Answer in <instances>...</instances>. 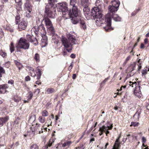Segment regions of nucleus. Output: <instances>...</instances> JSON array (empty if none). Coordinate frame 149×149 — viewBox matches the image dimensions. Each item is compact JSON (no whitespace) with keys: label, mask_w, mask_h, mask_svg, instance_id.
I'll return each mask as SVG.
<instances>
[{"label":"nucleus","mask_w":149,"mask_h":149,"mask_svg":"<svg viewBox=\"0 0 149 149\" xmlns=\"http://www.w3.org/2000/svg\"><path fill=\"white\" fill-rule=\"evenodd\" d=\"M139 123L138 122H132L131 123V124L130 125V126H133L134 127H137L139 125Z\"/></svg>","instance_id":"79ce46f5"},{"label":"nucleus","mask_w":149,"mask_h":149,"mask_svg":"<svg viewBox=\"0 0 149 149\" xmlns=\"http://www.w3.org/2000/svg\"><path fill=\"white\" fill-rule=\"evenodd\" d=\"M34 58V59L36 61H39L40 59V56L39 54L37 53L35 54Z\"/></svg>","instance_id":"c9c22d12"},{"label":"nucleus","mask_w":149,"mask_h":149,"mask_svg":"<svg viewBox=\"0 0 149 149\" xmlns=\"http://www.w3.org/2000/svg\"><path fill=\"white\" fill-rule=\"evenodd\" d=\"M43 21L45 22L48 32L50 33L52 35H54L55 33V30L50 19L48 17L44 16L42 20V21Z\"/></svg>","instance_id":"39448f33"},{"label":"nucleus","mask_w":149,"mask_h":149,"mask_svg":"<svg viewBox=\"0 0 149 149\" xmlns=\"http://www.w3.org/2000/svg\"><path fill=\"white\" fill-rule=\"evenodd\" d=\"M90 0H81V4L84 7L83 11L84 15L87 18V16L89 14V9L87 7L90 3Z\"/></svg>","instance_id":"0eeeda50"},{"label":"nucleus","mask_w":149,"mask_h":149,"mask_svg":"<svg viewBox=\"0 0 149 149\" xmlns=\"http://www.w3.org/2000/svg\"><path fill=\"white\" fill-rule=\"evenodd\" d=\"M37 79H40L42 73L41 71H40V69L38 68V67L37 68Z\"/></svg>","instance_id":"5701e85b"},{"label":"nucleus","mask_w":149,"mask_h":149,"mask_svg":"<svg viewBox=\"0 0 149 149\" xmlns=\"http://www.w3.org/2000/svg\"><path fill=\"white\" fill-rule=\"evenodd\" d=\"M120 108V107H119L118 106H117L116 105L114 107V109L115 110H117L119 109Z\"/></svg>","instance_id":"3c124183"},{"label":"nucleus","mask_w":149,"mask_h":149,"mask_svg":"<svg viewBox=\"0 0 149 149\" xmlns=\"http://www.w3.org/2000/svg\"><path fill=\"white\" fill-rule=\"evenodd\" d=\"M54 90L52 88H48L47 90V92L48 94L54 92Z\"/></svg>","instance_id":"37998d69"},{"label":"nucleus","mask_w":149,"mask_h":149,"mask_svg":"<svg viewBox=\"0 0 149 149\" xmlns=\"http://www.w3.org/2000/svg\"><path fill=\"white\" fill-rule=\"evenodd\" d=\"M26 38L27 40L22 38H20L18 43V47L20 48L24 49H28L30 45L28 40L36 45L38 43L37 39L30 35H26Z\"/></svg>","instance_id":"20e7f679"},{"label":"nucleus","mask_w":149,"mask_h":149,"mask_svg":"<svg viewBox=\"0 0 149 149\" xmlns=\"http://www.w3.org/2000/svg\"><path fill=\"white\" fill-rule=\"evenodd\" d=\"M68 39L63 36H62L61 41L62 44L66 48V50L69 52H71L72 49V46L75 44L77 43V40L75 38V36L71 33H69L67 36Z\"/></svg>","instance_id":"7ed1b4c3"},{"label":"nucleus","mask_w":149,"mask_h":149,"mask_svg":"<svg viewBox=\"0 0 149 149\" xmlns=\"http://www.w3.org/2000/svg\"><path fill=\"white\" fill-rule=\"evenodd\" d=\"M105 22L106 26L104 27V29L107 31H108L113 30L111 26V19L110 16L108 15H106L105 19Z\"/></svg>","instance_id":"6e6552de"},{"label":"nucleus","mask_w":149,"mask_h":149,"mask_svg":"<svg viewBox=\"0 0 149 149\" xmlns=\"http://www.w3.org/2000/svg\"><path fill=\"white\" fill-rule=\"evenodd\" d=\"M42 116L45 117L48 116L49 113L46 110H43L41 113Z\"/></svg>","instance_id":"c756f323"},{"label":"nucleus","mask_w":149,"mask_h":149,"mask_svg":"<svg viewBox=\"0 0 149 149\" xmlns=\"http://www.w3.org/2000/svg\"><path fill=\"white\" fill-rule=\"evenodd\" d=\"M140 114V113H139L138 112H136L134 115V118L135 120H139V115Z\"/></svg>","instance_id":"bb28decb"},{"label":"nucleus","mask_w":149,"mask_h":149,"mask_svg":"<svg viewBox=\"0 0 149 149\" xmlns=\"http://www.w3.org/2000/svg\"><path fill=\"white\" fill-rule=\"evenodd\" d=\"M16 3H22V0H15Z\"/></svg>","instance_id":"09e8293b"},{"label":"nucleus","mask_w":149,"mask_h":149,"mask_svg":"<svg viewBox=\"0 0 149 149\" xmlns=\"http://www.w3.org/2000/svg\"><path fill=\"white\" fill-rule=\"evenodd\" d=\"M79 13L78 14V16L77 17V18L78 19L79 21L78 23L76 24H77L79 22V20H80V23L81 27L84 29L85 30V29H86V20L84 18V17H79Z\"/></svg>","instance_id":"ddd939ff"},{"label":"nucleus","mask_w":149,"mask_h":149,"mask_svg":"<svg viewBox=\"0 0 149 149\" xmlns=\"http://www.w3.org/2000/svg\"><path fill=\"white\" fill-rule=\"evenodd\" d=\"M36 119V116L35 114L32 115L30 117L29 120L33 122Z\"/></svg>","instance_id":"72a5a7b5"},{"label":"nucleus","mask_w":149,"mask_h":149,"mask_svg":"<svg viewBox=\"0 0 149 149\" xmlns=\"http://www.w3.org/2000/svg\"><path fill=\"white\" fill-rule=\"evenodd\" d=\"M76 74H73L72 77L73 79H75L76 78Z\"/></svg>","instance_id":"680f3d73"},{"label":"nucleus","mask_w":149,"mask_h":149,"mask_svg":"<svg viewBox=\"0 0 149 149\" xmlns=\"http://www.w3.org/2000/svg\"><path fill=\"white\" fill-rule=\"evenodd\" d=\"M120 137V135L116 139L112 149H119L120 144L122 143V142L119 141V139Z\"/></svg>","instance_id":"2eb2a0df"},{"label":"nucleus","mask_w":149,"mask_h":149,"mask_svg":"<svg viewBox=\"0 0 149 149\" xmlns=\"http://www.w3.org/2000/svg\"><path fill=\"white\" fill-rule=\"evenodd\" d=\"M21 100L20 97H15L14 98V100L15 102H18Z\"/></svg>","instance_id":"c03bdc74"},{"label":"nucleus","mask_w":149,"mask_h":149,"mask_svg":"<svg viewBox=\"0 0 149 149\" xmlns=\"http://www.w3.org/2000/svg\"><path fill=\"white\" fill-rule=\"evenodd\" d=\"M95 5L96 7L93 8L91 10V15L93 18L96 20V23L102 24L104 21V17H102L101 12L102 7L103 6V3L100 0H96Z\"/></svg>","instance_id":"f03ea898"},{"label":"nucleus","mask_w":149,"mask_h":149,"mask_svg":"<svg viewBox=\"0 0 149 149\" xmlns=\"http://www.w3.org/2000/svg\"><path fill=\"white\" fill-rule=\"evenodd\" d=\"M141 88V87L139 86V84L138 83L137 86L135 87V88L134 91V95L139 98L141 97L142 95Z\"/></svg>","instance_id":"9b49d317"},{"label":"nucleus","mask_w":149,"mask_h":149,"mask_svg":"<svg viewBox=\"0 0 149 149\" xmlns=\"http://www.w3.org/2000/svg\"><path fill=\"white\" fill-rule=\"evenodd\" d=\"M48 3L51 5V6L52 7L54 5V3L56 2L57 0H48Z\"/></svg>","instance_id":"c85d7f7f"},{"label":"nucleus","mask_w":149,"mask_h":149,"mask_svg":"<svg viewBox=\"0 0 149 149\" xmlns=\"http://www.w3.org/2000/svg\"><path fill=\"white\" fill-rule=\"evenodd\" d=\"M112 124H111L110 123H108L104 125H103L101 127V130L104 131V132L106 134V136L108 135V134L109 133V130H111L112 128Z\"/></svg>","instance_id":"1a4fd4ad"},{"label":"nucleus","mask_w":149,"mask_h":149,"mask_svg":"<svg viewBox=\"0 0 149 149\" xmlns=\"http://www.w3.org/2000/svg\"><path fill=\"white\" fill-rule=\"evenodd\" d=\"M0 87L1 88H2V91H4V93L6 92V89L8 88V85L7 84H3L0 86Z\"/></svg>","instance_id":"393cba45"},{"label":"nucleus","mask_w":149,"mask_h":149,"mask_svg":"<svg viewBox=\"0 0 149 149\" xmlns=\"http://www.w3.org/2000/svg\"><path fill=\"white\" fill-rule=\"evenodd\" d=\"M9 119V118L8 116L0 118V126H2Z\"/></svg>","instance_id":"f3484780"},{"label":"nucleus","mask_w":149,"mask_h":149,"mask_svg":"<svg viewBox=\"0 0 149 149\" xmlns=\"http://www.w3.org/2000/svg\"><path fill=\"white\" fill-rule=\"evenodd\" d=\"M5 73L4 69L2 67H0V78L2 77V75Z\"/></svg>","instance_id":"f704fd0d"},{"label":"nucleus","mask_w":149,"mask_h":149,"mask_svg":"<svg viewBox=\"0 0 149 149\" xmlns=\"http://www.w3.org/2000/svg\"><path fill=\"white\" fill-rule=\"evenodd\" d=\"M129 85L130 86H131L132 87H133L134 86H135V87L136 86H137V84H138L136 83V82H132L131 81L129 82Z\"/></svg>","instance_id":"58836bf2"},{"label":"nucleus","mask_w":149,"mask_h":149,"mask_svg":"<svg viewBox=\"0 0 149 149\" xmlns=\"http://www.w3.org/2000/svg\"><path fill=\"white\" fill-rule=\"evenodd\" d=\"M37 31L38 33H40L41 35L46 34V32L44 25L41 23L40 25L38 26Z\"/></svg>","instance_id":"4468645a"},{"label":"nucleus","mask_w":149,"mask_h":149,"mask_svg":"<svg viewBox=\"0 0 149 149\" xmlns=\"http://www.w3.org/2000/svg\"><path fill=\"white\" fill-rule=\"evenodd\" d=\"M127 139L128 138L130 142L134 138V136L133 135L130 134H128L127 136Z\"/></svg>","instance_id":"4c0bfd02"},{"label":"nucleus","mask_w":149,"mask_h":149,"mask_svg":"<svg viewBox=\"0 0 149 149\" xmlns=\"http://www.w3.org/2000/svg\"><path fill=\"white\" fill-rule=\"evenodd\" d=\"M14 62L15 64L18 67L19 69L20 70L22 66V64L17 61H15Z\"/></svg>","instance_id":"a878e982"},{"label":"nucleus","mask_w":149,"mask_h":149,"mask_svg":"<svg viewBox=\"0 0 149 149\" xmlns=\"http://www.w3.org/2000/svg\"><path fill=\"white\" fill-rule=\"evenodd\" d=\"M111 3L112 5L109 6L108 8L109 11L112 13L111 15H113L114 14L113 13H114L118 10L120 3L118 0L112 1Z\"/></svg>","instance_id":"423d86ee"},{"label":"nucleus","mask_w":149,"mask_h":149,"mask_svg":"<svg viewBox=\"0 0 149 149\" xmlns=\"http://www.w3.org/2000/svg\"><path fill=\"white\" fill-rule=\"evenodd\" d=\"M27 25V22L24 20H23L20 23H19L18 27V30L19 31H22L23 30H24L26 29Z\"/></svg>","instance_id":"f8f14e48"},{"label":"nucleus","mask_w":149,"mask_h":149,"mask_svg":"<svg viewBox=\"0 0 149 149\" xmlns=\"http://www.w3.org/2000/svg\"><path fill=\"white\" fill-rule=\"evenodd\" d=\"M72 143V142L71 141H68L66 142V144L67 146H69Z\"/></svg>","instance_id":"6e6d98bb"},{"label":"nucleus","mask_w":149,"mask_h":149,"mask_svg":"<svg viewBox=\"0 0 149 149\" xmlns=\"http://www.w3.org/2000/svg\"><path fill=\"white\" fill-rule=\"evenodd\" d=\"M144 43L145 44H146L148 42V39L147 38H145L144 40Z\"/></svg>","instance_id":"0e129e2a"},{"label":"nucleus","mask_w":149,"mask_h":149,"mask_svg":"<svg viewBox=\"0 0 149 149\" xmlns=\"http://www.w3.org/2000/svg\"><path fill=\"white\" fill-rule=\"evenodd\" d=\"M147 71L146 70H143L142 71V75H145L147 73Z\"/></svg>","instance_id":"a18cd8bd"},{"label":"nucleus","mask_w":149,"mask_h":149,"mask_svg":"<svg viewBox=\"0 0 149 149\" xmlns=\"http://www.w3.org/2000/svg\"><path fill=\"white\" fill-rule=\"evenodd\" d=\"M110 15L111 16H112V17L115 21L116 22L121 21V18L118 15L115 14L111 15V14Z\"/></svg>","instance_id":"412c9836"},{"label":"nucleus","mask_w":149,"mask_h":149,"mask_svg":"<svg viewBox=\"0 0 149 149\" xmlns=\"http://www.w3.org/2000/svg\"><path fill=\"white\" fill-rule=\"evenodd\" d=\"M144 47L145 46L144 45L143 43H141V45L140 48L141 49H142L144 48Z\"/></svg>","instance_id":"052dcab7"},{"label":"nucleus","mask_w":149,"mask_h":149,"mask_svg":"<svg viewBox=\"0 0 149 149\" xmlns=\"http://www.w3.org/2000/svg\"><path fill=\"white\" fill-rule=\"evenodd\" d=\"M137 11H135V10L133 12L131 13V15L132 16H135L137 13Z\"/></svg>","instance_id":"5fc2aeb1"},{"label":"nucleus","mask_w":149,"mask_h":149,"mask_svg":"<svg viewBox=\"0 0 149 149\" xmlns=\"http://www.w3.org/2000/svg\"><path fill=\"white\" fill-rule=\"evenodd\" d=\"M0 55L3 58H6L7 56V54L3 51L1 50L0 51Z\"/></svg>","instance_id":"2f4dec72"},{"label":"nucleus","mask_w":149,"mask_h":149,"mask_svg":"<svg viewBox=\"0 0 149 149\" xmlns=\"http://www.w3.org/2000/svg\"><path fill=\"white\" fill-rule=\"evenodd\" d=\"M39 121L41 123H43L45 121V118L42 116H40L38 118Z\"/></svg>","instance_id":"473e14b6"},{"label":"nucleus","mask_w":149,"mask_h":149,"mask_svg":"<svg viewBox=\"0 0 149 149\" xmlns=\"http://www.w3.org/2000/svg\"><path fill=\"white\" fill-rule=\"evenodd\" d=\"M45 34H42V38L41 40L42 44H44V46H46L48 43L47 38V36L45 35Z\"/></svg>","instance_id":"a211bd4d"},{"label":"nucleus","mask_w":149,"mask_h":149,"mask_svg":"<svg viewBox=\"0 0 149 149\" xmlns=\"http://www.w3.org/2000/svg\"><path fill=\"white\" fill-rule=\"evenodd\" d=\"M20 15L19 13H17V15L15 17V23L16 24H17L19 21V19H20Z\"/></svg>","instance_id":"b1692460"},{"label":"nucleus","mask_w":149,"mask_h":149,"mask_svg":"<svg viewBox=\"0 0 149 149\" xmlns=\"http://www.w3.org/2000/svg\"><path fill=\"white\" fill-rule=\"evenodd\" d=\"M43 126L39 124L36 123L35 127V131L38 132L39 134H41L43 133Z\"/></svg>","instance_id":"dca6fc26"},{"label":"nucleus","mask_w":149,"mask_h":149,"mask_svg":"<svg viewBox=\"0 0 149 149\" xmlns=\"http://www.w3.org/2000/svg\"><path fill=\"white\" fill-rule=\"evenodd\" d=\"M14 81L12 80H10L8 81V83L9 84H13L14 83Z\"/></svg>","instance_id":"603ef678"},{"label":"nucleus","mask_w":149,"mask_h":149,"mask_svg":"<svg viewBox=\"0 0 149 149\" xmlns=\"http://www.w3.org/2000/svg\"><path fill=\"white\" fill-rule=\"evenodd\" d=\"M31 3L26 2L24 4V8L25 10L31 11L32 6L31 4Z\"/></svg>","instance_id":"6ab92c4d"},{"label":"nucleus","mask_w":149,"mask_h":149,"mask_svg":"<svg viewBox=\"0 0 149 149\" xmlns=\"http://www.w3.org/2000/svg\"><path fill=\"white\" fill-rule=\"evenodd\" d=\"M109 79V77H108L106 78L100 84V85L103 86L104 85L105 83L107 82V81L108 80V79Z\"/></svg>","instance_id":"a19ab883"},{"label":"nucleus","mask_w":149,"mask_h":149,"mask_svg":"<svg viewBox=\"0 0 149 149\" xmlns=\"http://www.w3.org/2000/svg\"><path fill=\"white\" fill-rule=\"evenodd\" d=\"M67 52L65 51H63L62 52V54L63 56H65Z\"/></svg>","instance_id":"69168bd1"},{"label":"nucleus","mask_w":149,"mask_h":149,"mask_svg":"<svg viewBox=\"0 0 149 149\" xmlns=\"http://www.w3.org/2000/svg\"><path fill=\"white\" fill-rule=\"evenodd\" d=\"M146 106L147 109L149 111V103H147Z\"/></svg>","instance_id":"bf43d9fd"},{"label":"nucleus","mask_w":149,"mask_h":149,"mask_svg":"<svg viewBox=\"0 0 149 149\" xmlns=\"http://www.w3.org/2000/svg\"><path fill=\"white\" fill-rule=\"evenodd\" d=\"M101 127H100L99 129V131L100 132V135H102L103 134V132H104L101 131Z\"/></svg>","instance_id":"13d9d810"},{"label":"nucleus","mask_w":149,"mask_h":149,"mask_svg":"<svg viewBox=\"0 0 149 149\" xmlns=\"http://www.w3.org/2000/svg\"><path fill=\"white\" fill-rule=\"evenodd\" d=\"M135 68V65H131L130 67V72L129 73H128L127 74L128 76H130V77L132 76H133L135 72H133Z\"/></svg>","instance_id":"aec40b11"},{"label":"nucleus","mask_w":149,"mask_h":149,"mask_svg":"<svg viewBox=\"0 0 149 149\" xmlns=\"http://www.w3.org/2000/svg\"><path fill=\"white\" fill-rule=\"evenodd\" d=\"M142 142L143 143H145L146 141V138L144 137H142Z\"/></svg>","instance_id":"864d4df0"},{"label":"nucleus","mask_w":149,"mask_h":149,"mask_svg":"<svg viewBox=\"0 0 149 149\" xmlns=\"http://www.w3.org/2000/svg\"><path fill=\"white\" fill-rule=\"evenodd\" d=\"M10 50L11 53H12L14 51V47L13 42H11L10 46Z\"/></svg>","instance_id":"ea45409f"},{"label":"nucleus","mask_w":149,"mask_h":149,"mask_svg":"<svg viewBox=\"0 0 149 149\" xmlns=\"http://www.w3.org/2000/svg\"><path fill=\"white\" fill-rule=\"evenodd\" d=\"M70 57L72 58H74L75 57V55L73 54H71Z\"/></svg>","instance_id":"4d7b16f0"},{"label":"nucleus","mask_w":149,"mask_h":149,"mask_svg":"<svg viewBox=\"0 0 149 149\" xmlns=\"http://www.w3.org/2000/svg\"><path fill=\"white\" fill-rule=\"evenodd\" d=\"M31 80V78L29 76H27L25 77V80L27 81H30Z\"/></svg>","instance_id":"8fccbe9b"},{"label":"nucleus","mask_w":149,"mask_h":149,"mask_svg":"<svg viewBox=\"0 0 149 149\" xmlns=\"http://www.w3.org/2000/svg\"><path fill=\"white\" fill-rule=\"evenodd\" d=\"M131 56H129L127 57L125 61L124 62V63L125 64L127 62V61H128L131 58Z\"/></svg>","instance_id":"49530a36"},{"label":"nucleus","mask_w":149,"mask_h":149,"mask_svg":"<svg viewBox=\"0 0 149 149\" xmlns=\"http://www.w3.org/2000/svg\"><path fill=\"white\" fill-rule=\"evenodd\" d=\"M36 84H38V85H40V84H41V83L39 81H37L36 82Z\"/></svg>","instance_id":"774afa93"},{"label":"nucleus","mask_w":149,"mask_h":149,"mask_svg":"<svg viewBox=\"0 0 149 149\" xmlns=\"http://www.w3.org/2000/svg\"><path fill=\"white\" fill-rule=\"evenodd\" d=\"M22 3H16V8L17 11V13H19L22 11Z\"/></svg>","instance_id":"4be33fe9"},{"label":"nucleus","mask_w":149,"mask_h":149,"mask_svg":"<svg viewBox=\"0 0 149 149\" xmlns=\"http://www.w3.org/2000/svg\"><path fill=\"white\" fill-rule=\"evenodd\" d=\"M127 138H126L125 139V138H123V139L122 140V141L123 142V143H124L127 140Z\"/></svg>","instance_id":"338daca9"},{"label":"nucleus","mask_w":149,"mask_h":149,"mask_svg":"<svg viewBox=\"0 0 149 149\" xmlns=\"http://www.w3.org/2000/svg\"><path fill=\"white\" fill-rule=\"evenodd\" d=\"M39 147L36 144H32L30 146V149H39Z\"/></svg>","instance_id":"cd10ccee"},{"label":"nucleus","mask_w":149,"mask_h":149,"mask_svg":"<svg viewBox=\"0 0 149 149\" xmlns=\"http://www.w3.org/2000/svg\"><path fill=\"white\" fill-rule=\"evenodd\" d=\"M77 0H70V4L72 7V10L68 11V7L65 3H60L56 4V6L59 12H62L63 17L66 18H71V22L73 24H75L78 22L77 18L78 14L79 13L75 4Z\"/></svg>","instance_id":"f257e3e1"},{"label":"nucleus","mask_w":149,"mask_h":149,"mask_svg":"<svg viewBox=\"0 0 149 149\" xmlns=\"http://www.w3.org/2000/svg\"><path fill=\"white\" fill-rule=\"evenodd\" d=\"M3 32L0 31V37H1L3 36Z\"/></svg>","instance_id":"e2e57ef3"},{"label":"nucleus","mask_w":149,"mask_h":149,"mask_svg":"<svg viewBox=\"0 0 149 149\" xmlns=\"http://www.w3.org/2000/svg\"><path fill=\"white\" fill-rule=\"evenodd\" d=\"M29 95L27 97V100H30L31 99L33 95V94L32 92L30 91L29 92Z\"/></svg>","instance_id":"e433bc0d"},{"label":"nucleus","mask_w":149,"mask_h":149,"mask_svg":"<svg viewBox=\"0 0 149 149\" xmlns=\"http://www.w3.org/2000/svg\"><path fill=\"white\" fill-rule=\"evenodd\" d=\"M73 67V64L72 63L70 64V65L69 66V67L68 68V70H70L72 68V67Z\"/></svg>","instance_id":"de8ad7c7"},{"label":"nucleus","mask_w":149,"mask_h":149,"mask_svg":"<svg viewBox=\"0 0 149 149\" xmlns=\"http://www.w3.org/2000/svg\"><path fill=\"white\" fill-rule=\"evenodd\" d=\"M31 11H26V12L25 13L24 15L26 17L29 18L31 16Z\"/></svg>","instance_id":"7c9ffc66"},{"label":"nucleus","mask_w":149,"mask_h":149,"mask_svg":"<svg viewBox=\"0 0 149 149\" xmlns=\"http://www.w3.org/2000/svg\"><path fill=\"white\" fill-rule=\"evenodd\" d=\"M45 15L44 16L46 17H49L51 18H54L55 16V12H53L50 10L49 6H46L45 8Z\"/></svg>","instance_id":"9d476101"}]
</instances>
